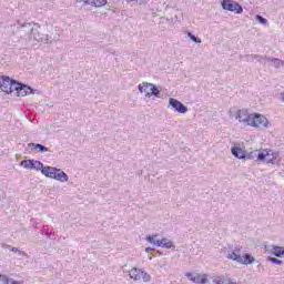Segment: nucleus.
<instances>
[{
    "mask_svg": "<svg viewBox=\"0 0 284 284\" xmlns=\"http://www.w3.org/2000/svg\"><path fill=\"white\" fill-rule=\"evenodd\" d=\"M17 81L10 79V77L2 75L0 77V90L6 92V94H14V90L17 88Z\"/></svg>",
    "mask_w": 284,
    "mask_h": 284,
    "instance_id": "nucleus-5",
    "label": "nucleus"
},
{
    "mask_svg": "<svg viewBox=\"0 0 284 284\" xmlns=\"http://www.w3.org/2000/svg\"><path fill=\"white\" fill-rule=\"evenodd\" d=\"M139 90L142 94H145V97H159V89L148 82H143L142 84H139Z\"/></svg>",
    "mask_w": 284,
    "mask_h": 284,
    "instance_id": "nucleus-6",
    "label": "nucleus"
},
{
    "mask_svg": "<svg viewBox=\"0 0 284 284\" xmlns=\"http://www.w3.org/2000/svg\"><path fill=\"white\" fill-rule=\"evenodd\" d=\"M234 118L236 119V121H239V123H244V125H250L252 113H250L247 109H239L235 112Z\"/></svg>",
    "mask_w": 284,
    "mask_h": 284,
    "instance_id": "nucleus-8",
    "label": "nucleus"
},
{
    "mask_svg": "<svg viewBox=\"0 0 284 284\" xmlns=\"http://www.w3.org/2000/svg\"><path fill=\"white\" fill-rule=\"evenodd\" d=\"M222 8L224 10H227L229 12H235L236 14H241V12H243V7H241V4L232 0H223Z\"/></svg>",
    "mask_w": 284,
    "mask_h": 284,
    "instance_id": "nucleus-9",
    "label": "nucleus"
},
{
    "mask_svg": "<svg viewBox=\"0 0 284 284\" xmlns=\"http://www.w3.org/2000/svg\"><path fill=\"white\" fill-rule=\"evenodd\" d=\"M282 101L284 102V93H282Z\"/></svg>",
    "mask_w": 284,
    "mask_h": 284,
    "instance_id": "nucleus-27",
    "label": "nucleus"
},
{
    "mask_svg": "<svg viewBox=\"0 0 284 284\" xmlns=\"http://www.w3.org/2000/svg\"><path fill=\"white\" fill-rule=\"evenodd\" d=\"M268 261H271V263H274L275 265H282L283 261L276 258V257H268Z\"/></svg>",
    "mask_w": 284,
    "mask_h": 284,
    "instance_id": "nucleus-21",
    "label": "nucleus"
},
{
    "mask_svg": "<svg viewBox=\"0 0 284 284\" xmlns=\"http://www.w3.org/2000/svg\"><path fill=\"white\" fill-rule=\"evenodd\" d=\"M149 243H152V245H156L158 247H165L166 250H170L173 247L172 241L168 239H162L160 241L154 240V236L149 235L148 236Z\"/></svg>",
    "mask_w": 284,
    "mask_h": 284,
    "instance_id": "nucleus-11",
    "label": "nucleus"
},
{
    "mask_svg": "<svg viewBox=\"0 0 284 284\" xmlns=\"http://www.w3.org/2000/svg\"><path fill=\"white\" fill-rule=\"evenodd\" d=\"M227 258L230 261H236L242 265H252V263L254 262V257L247 253L241 256V248H236L233 252H231L227 255Z\"/></svg>",
    "mask_w": 284,
    "mask_h": 284,
    "instance_id": "nucleus-3",
    "label": "nucleus"
},
{
    "mask_svg": "<svg viewBox=\"0 0 284 284\" xmlns=\"http://www.w3.org/2000/svg\"><path fill=\"white\" fill-rule=\"evenodd\" d=\"M150 250H152V248L148 247L145 251H146V252H150Z\"/></svg>",
    "mask_w": 284,
    "mask_h": 284,
    "instance_id": "nucleus-28",
    "label": "nucleus"
},
{
    "mask_svg": "<svg viewBox=\"0 0 284 284\" xmlns=\"http://www.w3.org/2000/svg\"><path fill=\"white\" fill-rule=\"evenodd\" d=\"M253 156L257 158V161H263L264 163H271V165H275L278 163V152L270 150V149H261L251 152Z\"/></svg>",
    "mask_w": 284,
    "mask_h": 284,
    "instance_id": "nucleus-1",
    "label": "nucleus"
},
{
    "mask_svg": "<svg viewBox=\"0 0 284 284\" xmlns=\"http://www.w3.org/2000/svg\"><path fill=\"white\" fill-rule=\"evenodd\" d=\"M233 156H235L236 159H245V150L239 148V146H234L231 150Z\"/></svg>",
    "mask_w": 284,
    "mask_h": 284,
    "instance_id": "nucleus-16",
    "label": "nucleus"
},
{
    "mask_svg": "<svg viewBox=\"0 0 284 284\" xmlns=\"http://www.w3.org/2000/svg\"><path fill=\"white\" fill-rule=\"evenodd\" d=\"M44 169L45 166H43V163H41V161L33 160L32 170H40L41 173H43Z\"/></svg>",
    "mask_w": 284,
    "mask_h": 284,
    "instance_id": "nucleus-20",
    "label": "nucleus"
},
{
    "mask_svg": "<svg viewBox=\"0 0 284 284\" xmlns=\"http://www.w3.org/2000/svg\"><path fill=\"white\" fill-rule=\"evenodd\" d=\"M256 19L257 21H260V23H263V24L267 23V20L261 16H256Z\"/></svg>",
    "mask_w": 284,
    "mask_h": 284,
    "instance_id": "nucleus-24",
    "label": "nucleus"
},
{
    "mask_svg": "<svg viewBox=\"0 0 284 284\" xmlns=\"http://www.w3.org/2000/svg\"><path fill=\"white\" fill-rule=\"evenodd\" d=\"M29 148L32 150H39L40 152H48V148H45L43 144L30 143Z\"/></svg>",
    "mask_w": 284,
    "mask_h": 284,
    "instance_id": "nucleus-17",
    "label": "nucleus"
},
{
    "mask_svg": "<svg viewBox=\"0 0 284 284\" xmlns=\"http://www.w3.org/2000/svg\"><path fill=\"white\" fill-rule=\"evenodd\" d=\"M20 165L24 168V170H32L33 160H23L20 162Z\"/></svg>",
    "mask_w": 284,
    "mask_h": 284,
    "instance_id": "nucleus-19",
    "label": "nucleus"
},
{
    "mask_svg": "<svg viewBox=\"0 0 284 284\" xmlns=\"http://www.w3.org/2000/svg\"><path fill=\"white\" fill-rule=\"evenodd\" d=\"M271 254H272V256L282 258V256H284V247L283 246H272Z\"/></svg>",
    "mask_w": 284,
    "mask_h": 284,
    "instance_id": "nucleus-15",
    "label": "nucleus"
},
{
    "mask_svg": "<svg viewBox=\"0 0 284 284\" xmlns=\"http://www.w3.org/2000/svg\"><path fill=\"white\" fill-rule=\"evenodd\" d=\"M8 284H21V283L17 282V281H13L10 283V280H8Z\"/></svg>",
    "mask_w": 284,
    "mask_h": 284,
    "instance_id": "nucleus-25",
    "label": "nucleus"
},
{
    "mask_svg": "<svg viewBox=\"0 0 284 284\" xmlns=\"http://www.w3.org/2000/svg\"><path fill=\"white\" fill-rule=\"evenodd\" d=\"M186 278H190L192 283H200V284H206L207 283V274H197L194 276L192 273H186L185 274Z\"/></svg>",
    "mask_w": 284,
    "mask_h": 284,
    "instance_id": "nucleus-13",
    "label": "nucleus"
},
{
    "mask_svg": "<svg viewBox=\"0 0 284 284\" xmlns=\"http://www.w3.org/2000/svg\"><path fill=\"white\" fill-rule=\"evenodd\" d=\"M130 278L133 281H143V283L150 282V274L140 270V268H131L129 272Z\"/></svg>",
    "mask_w": 284,
    "mask_h": 284,
    "instance_id": "nucleus-7",
    "label": "nucleus"
},
{
    "mask_svg": "<svg viewBox=\"0 0 284 284\" xmlns=\"http://www.w3.org/2000/svg\"><path fill=\"white\" fill-rule=\"evenodd\" d=\"M8 276L0 274V284H8Z\"/></svg>",
    "mask_w": 284,
    "mask_h": 284,
    "instance_id": "nucleus-23",
    "label": "nucleus"
},
{
    "mask_svg": "<svg viewBox=\"0 0 284 284\" xmlns=\"http://www.w3.org/2000/svg\"><path fill=\"white\" fill-rule=\"evenodd\" d=\"M214 283H216V284H236V282H232V280L225 278V277H217L214 280Z\"/></svg>",
    "mask_w": 284,
    "mask_h": 284,
    "instance_id": "nucleus-18",
    "label": "nucleus"
},
{
    "mask_svg": "<svg viewBox=\"0 0 284 284\" xmlns=\"http://www.w3.org/2000/svg\"><path fill=\"white\" fill-rule=\"evenodd\" d=\"M248 125L257 129L270 128V120H267L263 114L251 113V121H248Z\"/></svg>",
    "mask_w": 284,
    "mask_h": 284,
    "instance_id": "nucleus-4",
    "label": "nucleus"
},
{
    "mask_svg": "<svg viewBox=\"0 0 284 284\" xmlns=\"http://www.w3.org/2000/svg\"><path fill=\"white\" fill-rule=\"evenodd\" d=\"M169 103L174 108V110H176V112H180V114H185V112H187V106H184V104L181 103V101L174 98H171Z\"/></svg>",
    "mask_w": 284,
    "mask_h": 284,
    "instance_id": "nucleus-12",
    "label": "nucleus"
},
{
    "mask_svg": "<svg viewBox=\"0 0 284 284\" xmlns=\"http://www.w3.org/2000/svg\"><path fill=\"white\" fill-rule=\"evenodd\" d=\"M87 6H92L93 8H103L108 6V0H80Z\"/></svg>",
    "mask_w": 284,
    "mask_h": 284,
    "instance_id": "nucleus-14",
    "label": "nucleus"
},
{
    "mask_svg": "<svg viewBox=\"0 0 284 284\" xmlns=\"http://www.w3.org/2000/svg\"><path fill=\"white\" fill-rule=\"evenodd\" d=\"M28 94H32V89L17 82L12 97H28Z\"/></svg>",
    "mask_w": 284,
    "mask_h": 284,
    "instance_id": "nucleus-10",
    "label": "nucleus"
},
{
    "mask_svg": "<svg viewBox=\"0 0 284 284\" xmlns=\"http://www.w3.org/2000/svg\"><path fill=\"white\" fill-rule=\"evenodd\" d=\"M42 174L48 179H54V181H60V183L68 182V174L57 168L44 166V169H42Z\"/></svg>",
    "mask_w": 284,
    "mask_h": 284,
    "instance_id": "nucleus-2",
    "label": "nucleus"
},
{
    "mask_svg": "<svg viewBox=\"0 0 284 284\" xmlns=\"http://www.w3.org/2000/svg\"><path fill=\"white\" fill-rule=\"evenodd\" d=\"M187 37H190V39H192L194 41V43H201V39L196 38L195 36H193L192 33H187Z\"/></svg>",
    "mask_w": 284,
    "mask_h": 284,
    "instance_id": "nucleus-22",
    "label": "nucleus"
},
{
    "mask_svg": "<svg viewBox=\"0 0 284 284\" xmlns=\"http://www.w3.org/2000/svg\"><path fill=\"white\" fill-rule=\"evenodd\" d=\"M129 3H131L132 1H138V0H126Z\"/></svg>",
    "mask_w": 284,
    "mask_h": 284,
    "instance_id": "nucleus-26",
    "label": "nucleus"
}]
</instances>
